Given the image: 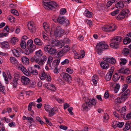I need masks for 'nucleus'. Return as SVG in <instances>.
Wrapping results in <instances>:
<instances>
[{
    "instance_id": "f257e3e1",
    "label": "nucleus",
    "mask_w": 131,
    "mask_h": 131,
    "mask_svg": "<svg viewBox=\"0 0 131 131\" xmlns=\"http://www.w3.org/2000/svg\"><path fill=\"white\" fill-rule=\"evenodd\" d=\"M42 58L37 57L35 56H34L31 58L30 60L31 62H35L39 64L35 65L34 67L39 69L40 68V66H42L44 64L47 59V58L46 56L44 55Z\"/></svg>"
},
{
    "instance_id": "f03ea898",
    "label": "nucleus",
    "mask_w": 131,
    "mask_h": 131,
    "mask_svg": "<svg viewBox=\"0 0 131 131\" xmlns=\"http://www.w3.org/2000/svg\"><path fill=\"white\" fill-rule=\"evenodd\" d=\"M18 68L27 76H30L31 75H36L38 73V71L32 67H29L28 68V70H27L24 66L21 65L19 66Z\"/></svg>"
},
{
    "instance_id": "7ed1b4c3",
    "label": "nucleus",
    "mask_w": 131,
    "mask_h": 131,
    "mask_svg": "<svg viewBox=\"0 0 131 131\" xmlns=\"http://www.w3.org/2000/svg\"><path fill=\"white\" fill-rule=\"evenodd\" d=\"M36 48V45L33 44L32 40L30 39L27 41L26 49L25 50V53L26 55H28L30 53H32Z\"/></svg>"
},
{
    "instance_id": "20e7f679",
    "label": "nucleus",
    "mask_w": 131,
    "mask_h": 131,
    "mask_svg": "<svg viewBox=\"0 0 131 131\" xmlns=\"http://www.w3.org/2000/svg\"><path fill=\"white\" fill-rule=\"evenodd\" d=\"M122 39V37L120 36L114 37L111 39L112 42L110 44V46L113 48H117Z\"/></svg>"
},
{
    "instance_id": "39448f33",
    "label": "nucleus",
    "mask_w": 131,
    "mask_h": 131,
    "mask_svg": "<svg viewBox=\"0 0 131 131\" xmlns=\"http://www.w3.org/2000/svg\"><path fill=\"white\" fill-rule=\"evenodd\" d=\"M42 4L45 8L48 7L51 10L56 8L58 6L56 3L50 0H43Z\"/></svg>"
},
{
    "instance_id": "423d86ee",
    "label": "nucleus",
    "mask_w": 131,
    "mask_h": 131,
    "mask_svg": "<svg viewBox=\"0 0 131 131\" xmlns=\"http://www.w3.org/2000/svg\"><path fill=\"white\" fill-rule=\"evenodd\" d=\"M108 47V46L104 41L100 42L97 43L96 45V51L98 54L100 55L102 51L104 49H107Z\"/></svg>"
},
{
    "instance_id": "0eeeda50",
    "label": "nucleus",
    "mask_w": 131,
    "mask_h": 131,
    "mask_svg": "<svg viewBox=\"0 0 131 131\" xmlns=\"http://www.w3.org/2000/svg\"><path fill=\"white\" fill-rule=\"evenodd\" d=\"M96 103V101L94 99L89 100L86 101L82 105V107L83 109L85 111H88L89 107H90L93 105H95Z\"/></svg>"
},
{
    "instance_id": "6e6552de",
    "label": "nucleus",
    "mask_w": 131,
    "mask_h": 131,
    "mask_svg": "<svg viewBox=\"0 0 131 131\" xmlns=\"http://www.w3.org/2000/svg\"><path fill=\"white\" fill-rule=\"evenodd\" d=\"M44 49L46 52L51 55H53L56 53V49L53 48L50 45L45 46L44 47Z\"/></svg>"
},
{
    "instance_id": "1a4fd4ad",
    "label": "nucleus",
    "mask_w": 131,
    "mask_h": 131,
    "mask_svg": "<svg viewBox=\"0 0 131 131\" xmlns=\"http://www.w3.org/2000/svg\"><path fill=\"white\" fill-rule=\"evenodd\" d=\"M51 44L52 46H57L59 48H61L64 46V42L62 40L59 41L57 40H54L51 41Z\"/></svg>"
},
{
    "instance_id": "9d476101",
    "label": "nucleus",
    "mask_w": 131,
    "mask_h": 131,
    "mask_svg": "<svg viewBox=\"0 0 131 131\" xmlns=\"http://www.w3.org/2000/svg\"><path fill=\"white\" fill-rule=\"evenodd\" d=\"M64 32V31L63 29L61 28L60 26H58L55 31L54 35L56 37H60L62 35Z\"/></svg>"
},
{
    "instance_id": "9b49d317",
    "label": "nucleus",
    "mask_w": 131,
    "mask_h": 131,
    "mask_svg": "<svg viewBox=\"0 0 131 131\" xmlns=\"http://www.w3.org/2000/svg\"><path fill=\"white\" fill-rule=\"evenodd\" d=\"M116 27L114 25L112 26H108L102 27V30L104 31L112 32L114 31L116 28Z\"/></svg>"
},
{
    "instance_id": "f8f14e48",
    "label": "nucleus",
    "mask_w": 131,
    "mask_h": 131,
    "mask_svg": "<svg viewBox=\"0 0 131 131\" xmlns=\"http://www.w3.org/2000/svg\"><path fill=\"white\" fill-rule=\"evenodd\" d=\"M27 26L30 31L32 32H34L36 31V28L35 25L33 21H30L28 23Z\"/></svg>"
},
{
    "instance_id": "ddd939ff",
    "label": "nucleus",
    "mask_w": 131,
    "mask_h": 131,
    "mask_svg": "<svg viewBox=\"0 0 131 131\" xmlns=\"http://www.w3.org/2000/svg\"><path fill=\"white\" fill-rule=\"evenodd\" d=\"M21 81L23 85H26L29 83L30 79L27 77L22 76L21 78Z\"/></svg>"
},
{
    "instance_id": "4468645a",
    "label": "nucleus",
    "mask_w": 131,
    "mask_h": 131,
    "mask_svg": "<svg viewBox=\"0 0 131 131\" xmlns=\"http://www.w3.org/2000/svg\"><path fill=\"white\" fill-rule=\"evenodd\" d=\"M63 79L65 80L68 82H69L72 80V78L70 75L67 73H63L61 75Z\"/></svg>"
},
{
    "instance_id": "2eb2a0df",
    "label": "nucleus",
    "mask_w": 131,
    "mask_h": 131,
    "mask_svg": "<svg viewBox=\"0 0 131 131\" xmlns=\"http://www.w3.org/2000/svg\"><path fill=\"white\" fill-rule=\"evenodd\" d=\"M114 69V67H112L109 70V72L107 74L105 77V79L106 80L109 81L111 80Z\"/></svg>"
},
{
    "instance_id": "dca6fc26",
    "label": "nucleus",
    "mask_w": 131,
    "mask_h": 131,
    "mask_svg": "<svg viewBox=\"0 0 131 131\" xmlns=\"http://www.w3.org/2000/svg\"><path fill=\"white\" fill-rule=\"evenodd\" d=\"M104 61L112 64H114L116 62L115 59L113 58L104 57L103 58Z\"/></svg>"
},
{
    "instance_id": "f3484780",
    "label": "nucleus",
    "mask_w": 131,
    "mask_h": 131,
    "mask_svg": "<svg viewBox=\"0 0 131 131\" xmlns=\"http://www.w3.org/2000/svg\"><path fill=\"white\" fill-rule=\"evenodd\" d=\"M53 20L54 22H58L61 24H63L66 20L65 18L64 17L60 16H59L57 19H53Z\"/></svg>"
},
{
    "instance_id": "a211bd4d",
    "label": "nucleus",
    "mask_w": 131,
    "mask_h": 131,
    "mask_svg": "<svg viewBox=\"0 0 131 131\" xmlns=\"http://www.w3.org/2000/svg\"><path fill=\"white\" fill-rule=\"evenodd\" d=\"M100 66L103 69H107L109 67L108 63L104 61H102L100 63Z\"/></svg>"
},
{
    "instance_id": "6ab92c4d",
    "label": "nucleus",
    "mask_w": 131,
    "mask_h": 131,
    "mask_svg": "<svg viewBox=\"0 0 131 131\" xmlns=\"http://www.w3.org/2000/svg\"><path fill=\"white\" fill-rule=\"evenodd\" d=\"M39 76L40 78L42 80H45L46 78L47 75L45 73V71L42 70L40 73L39 74Z\"/></svg>"
},
{
    "instance_id": "aec40b11",
    "label": "nucleus",
    "mask_w": 131,
    "mask_h": 131,
    "mask_svg": "<svg viewBox=\"0 0 131 131\" xmlns=\"http://www.w3.org/2000/svg\"><path fill=\"white\" fill-rule=\"evenodd\" d=\"M45 86L49 90L54 91L56 90V88L54 85L52 84L49 83L46 84Z\"/></svg>"
},
{
    "instance_id": "412c9836",
    "label": "nucleus",
    "mask_w": 131,
    "mask_h": 131,
    "mask_svg": "<svg viewBox=\"0 0 131 131\" xmlns=\"http://www.w3.org/2000/svg\"><path fill=\"white\" fill-rule=\"evenodd\" d=\"M60 58H58L57 60L53 61L51 64V67L52 68L57 67V66L59 64Z\"/></svg>"
},
{
    "instance_id": "4be33fe9",
    "label": "nucleus",
    "mask_w": 131,
    "mask_h": 131,
    "mask_svg": "<svg viewBox=\"0 0 131 131\" xmlns=\"http://www.w3.org/2000/svg\"><path fill=\"white\" fill-rule=\"evenodd\" d=\"M126 100V99L121 95V97H117L115 99L114 102L115 104L121 103L124 101Z\"/></svg>"
},
{
    "instance_id": "5701e85b",
    "label": "nucleus",
    "mask_w": 131,
    "mask_h": 131,
    "mask_svg": "<svg viewBox=\"0 0 131 131\" xmlns=\"http://www.w3.org/2000/svg\"><path fill=\"white\" fill-rule=\"evenodd\" d=\"M130 90L129 89H127L122 94V96L124 97V98L126 99L129 96L130 94Z\"/></svg>"
},
{
    "instance_id": "b1692460",
    "label": "nucleus",
    "mask_w": 131,
    "mask_h": 131,
    "mask_svg": "<svg viewBox=\"0 0 131 131\" xmlns=\"http://www.w3.org/2000/svg\"><path fill=\"white\" fill-rule=\"evenodd\" d=\"M21 60L24 64L26 65H28L29 63V59L25 56H23L21 58Z\"/></svg>"
},
{
    "instance_id": "393cba45",
    "label": "nucleus",
    "mask_w": 131,
    "mask_h": 131,
    "mask_svg": "<svg viewBox=\"0 0 131 131\" xmlns=\"http://www.w3.org/2000/svg\"><path fill=\"white\" fill-rule=\"evenodd\" d=\"M131 122L128 121L126 122L125 127L123 128V130L125 131L129 130L131 128Z\"/></svg>"
},
{
    "instance_id": "a878e982",
    "label": "nucleus",
    "mask_w": 131,
    "mask_h": 131,
    "mask_svg": "<svg viewBox=\"0 0 131 131\" xmlns=\"http://www.w3.org/2000/svg\"><path fill=\"white\" fill-rule=\"evenodd\" d=\"M1 44L2 46V47L3 48H6L9 47V45L8 42L4 41L1 42Z\"/></svg>"
},
{
    "instance_id": "bb28decb",
    "label": "nucleus",
    "mask_w": 131,
    "mask_h": 131,
    "mask_svg": "<svg viewBox=\"0 0 131 131\" xmlns=\"http://www.w3.org/2000/svg\"><path fill=\"white\" fill-rule=\"evenodd\" d=\"M124 4L122 1H119L115 4V6L117 8H122L124 6Z\"/></svg>"
},
{
    "instance_id": "cd10ccee",
    "label": "nucleus",
    "mask_w": 131,
    "mask_h": 131,
    "mask_svg": "<svg viewBox=\"0 0 131 131\" xmlns=\"http://www.w3.org/2000/svg\"><path fill=\"white\" fill-rule=\"evenodd\" d=\"M14 56L17 57H19L20 55V53L17 49H14L12 50Z\"/></svg>"
},
{
    "instance_id": "c85d7f7f",
    "label": "nucleus",
    "mask_w": 131,
    "mask_h": 131,
    "mask_svg": "<svg viewBox=\"0 0 131 131\" xmlns=\"http://www.w3.org/2000/svg\"><path fill=\"white\" fill-rule=\"evenodd\" d=\"M125 17L126 18V16L121 11L117 17L116 18L118 20H120L123 19Z\"/></svg>"
},
{
    "instance_id": "c756f323",
    "label": "nucleus",
    "mask_w": 131,
    "mask_h": 131,
    "mask_svg": "<svg viewBox=\"0 0 131 131\" xmlns=\"http://www.w3.org/2000/svg\"><path fill=\"white\" fill-rule=\"evenodd\" d=\"M9 60L11 63L15 65L17 64L18 61L16 58L14 57H10Z\"/></svg>"
},
{
    "instance_id": "7c9ffc66",
    "label": "nucleus",
    "mask_w": 131,
    "mask_h": 131,
    "mask_svg": "<svg viewBox=\"0 0 131 131\" xmlns=\"http://www.w3.org/2000/svg\"><path fill=\"white\" fill-rule=\"evenodd\" d=\"M93 13L88 9H86L84 12V15L87 17L90 18L92 17Z\"/></svg>"
},
{
    "instance_id": "2f4dec72",
    "label": "nucleus",
    "mask_w": 131,
    "mask_h": 131,
    "mask_svg": "<svg viewBox=\"0 0 131 131\" xmlns=\"http://www.w3.org/2000/svg\"><path fill=\"white\" fill-rule=\"evenodd\" d=\"M34 42L37 45L41 46L43 44V42L38 38H36L34 39Z\"/></svg>"
},
{
    "instance_id": "473e14b6",
    "label": "nucleus",
    "mask_w": 131,
    "mask_h": 131,
    "mask_svg": "<svg viewBox=\"0 0 131 131\" xmlns=\"http://www.w3.org/2000/svg\"><path fill=\"white\" fill-rule=\"evenodd\" d=\"M119 74H118L117 73H115L114 75L113 78V79L114 81H116L119 80L120 77Z\"/></svg>"
},
{
    "instance_id": "72a5a7b5",
    "label": "nucleus",
    "mask_w": 131,
    "mask_h": 131,
    "mask_svg": "<svg viewBox=\"0 0 131 131\" xmlns=\"http://www.w3.org/2000/svg\"><path fill=\"white\" fill-rule=\"evenodd\" d=\"M21 47L22 49H25L26 47H27V44L25 40H21L20 43Z\"/></svg>"
},
{
    "instance_id": "f704fd0d",
    "label": "nucleus",
    "mask_w": 131,
    "mask_h": 131,
    "mask_svg": "<svg viewBox=\"0 0 131 131\" xmlns=\"http://www.w3.org/2000/svg\"><path fill=\"white\" fill-rule=\"evenodd\" d=\"M122 52L125 56H126L128 55L129 52V49L124 48Z\"/></svg>"
},
{
    "instance_id": "c9c22d12",
    "label": "nucleus",
    "mask_w": 131,
    "mask_h": 131,
    "mask_svg": "<svg viewBox=\"0 0 131 131\" xmlns=\"http://www.w3.org/2000/svg\"><path fill=\"white\" fill-rule=\"evenodd\" d=\"M98 79V77L97 75H95L92 78V80L93 83L96 84L97 83V81Z\"/></svg>"
},
{
    "instance_id": "e433bc0d",
    "label": "nucleus",
    "mask_w": 131,
    "mask_h": 131,
    "mask_svg": "<svg viewBox=\"0 0 131 131\" xmlns=\"http://www.w3.org/2000/svg\"><path fill=\"white\" fill-rule=\"evenodd\" d=\"M122 12L126 16V17L128 16V14L130 12L129 10L127 9H123L122 11Z\"/></svg>"
},
{
    "instance_id": "4c0bfd02",
    "label": "nucleus",
    "mask_w": 131,
    "mask_h": 131,
    "mask_svg": "<svg viewBox=\"0 0 131 131\" xmlns=\"http://www.w3.org/2000/svg\"><path fill=\"white\" fill-rule=\"evenodd\" d=\"M44 108L48 112L49 111H50L52 107L49 104H45L44 106Z\"/></svg>"
},
{
    "instance_id": "58836bf2",
    "label": "nucleus",
    "mask_w": 131,
    "mask_h": 131,
    "mask_svg": "<svg viewBox=\"0 0 131 131\" xmlns=\"http://www.w3.org/2000/svg\"><path fill=\"white\" fill-rule=\"evenodd\" d=\"M36 56L37 57V56L38 57H40L43 54V53L41 50H39L37 51H36L35 52Z\"/></svg>"
},
{
    "instance_id": "ea45409f",
    "label": "nucleus",
    "mask_w": 131,
    "mask_h": 131,
    "mask_svg": "<svg viewBox=\"0 0 131 131\" xmlns=\"http://www.w3.org/2000/svg\"><path fill=\"white\" fill-rule=\"evenodd\" d=\"M36 105V103L34 102L30 103L28 106V110L29 111H31V109L32 106H35Z\"/></svg>"
},
{
    "instance_id": "a19ab883",
    "label": "nucleus",
    "mask_w": 131,
    "mask_h": 131,
    "mask_svg": "<svg viewBox=\"0 0 131 131\" xmlns=\"http://www.w3.org/2000/svg\"><path fill=\"white\" fill-rule=\"evenodd\" d=\"M131 42V39L130 38L128 37H126L123 40L124 43L125 44H128Z\"/></svg>"
},
{
    "instance_id": "79ce46f5",
    "label": "nucleus",
    "mask_w": 131,
    "mask_h": 131,
    "mask_svg": "<svg viewBox=\"0 0 131 131\" xmlns=\"http://www.w3.org/2000/svg\"><path fill=\"white\" fill-rule=\"evenodd\" d=\"M124 119L125 120H128L131 118V112L128 113L125 116L124 115L123 117Z\"/></svg>"
},
{
    "instance_id": "37998d69",
    "label": "nucleus",
    "mask_w": 131,
    "mask_h": 131,
    "mask_svg": "<svg viewBox=\"0 0 131 131\" xmlns=\"http://www.w3.org/2000/svg\"><path fill=\"white\" fill-rule=\"evenodd\" d=\"M55 108H53L51 109L50 111L48 112L49 113V117L52 116L55 114Z\"/></svg>"
},
{
    "instance_id": "c03bdc74",
    "label": "nucleus",
    "mask_w": 131,
    "mask_h": 131,
    "mask_svg": "<svg viewBox=\"0 0 131 131\" xmlns=\"http://www.w3.org/2000/svg\"><path fill=\"white\" fill-rule=\"evenodd\" d=\"M65 53L64 51L62 49L60 51H58L57 54V56L58 57H60L62 56Z\"/></svg>"
},
{
    "instance_id": "a18cd8bd",
    "label": "nucleus",
    "mask_w": 131,
    "mask_h": 131,
    "mask_svg": "<svg viewBox=\"0 0 131 131\" xmlns=\"http://www.w3.org/2000/svg\"><path fill=\"white\" fill-rule=\"evenodd\" d=\"M18 80L13 79L12 82H11L12 84L13 85V87L16 88L18 84Z\"/></svg>"
},
{
    "instance_id": "49530a36",
    "label": "nucleus",
    "mask_w": 131,
    "mask_h": 131,
    "mask_svg": "<svg viewBox=\"0 0 131 131\" xmlns=\"http://www.w3.org/2000/svg\"><path fill=\"white\" fill-rule=\"evenodd\" d=\"M120 60L121 61L120 62V64L121 66L125 65L127 61V60L125 58H121Z\"/></svg>"
},
{
    "instance_id": "de8ad7c7",
    "label": "nucleus",
    "mask_w": 131,
    "mask_h": 131,
    "mask_svg": "<svg viewBox=\"0 0 131 131\" xmlns=\"http://www.w3.org/2000/svg\"><path fill=\"white\" fill-rule=\"evenodd\" d=\"M18 41V39L16 37L12 38L10 41V42L12 43L15 44L16 42Z\"/></svg>"
},
{
    "instance_id": "09e8293b",
    "label": "nucleus",
    "mask_w": 131,
    "mask_h": 131,
    "mask_svg": "<svg viewBox=\"0 0 131 131\" xmlns=\"http://www.w3.org/2000/svg\"><path fill=\"white\" fill-rule=\"evenodd\" d=\"M53 59L52 57H49L48 60L47 64L50 67H51V63Z\"/></svg>"
},
{
    "instance_id": "8fccbe9b",
    "label": "nucleus",
    "mask_w": 131,
    "mask_h": 131,
    "mask_svg": "<svg viewBox=\"0 0 131 131\" xmlns=\"http://www.w3.org/2000/svg\"><path fill=\"white\" fill-rule=\"evenodd\" d=\"M5 90V88L4 86L3 85L2 83L0 82V92H2L4 93L5 92L4 91Z\"/></svg>"
},
{
    "instance_id": "3c124183",
    "label": "nucleus",
    "mask_w": 131,
    "mask_h": 131,
    "mask_svg": "<svg viewBox=\"0 0 131 131\" xmlns=\"http://www.w3.org/2000/svg\"><path fill=\"white\" fill-rule=\"evenodd\" d=\"M70 48V47L68 46H65L62 50L64 51V53H65L69 51Z\"/></svg>"
},
{
    "instance_id": "603ef678",
    "label": "nucleus",
    "mask_w": 131,
    "mask_h": 131,
    "mask_svg": "<svg viewBox=\"0 0 131 131\" xmlns=\"http://www.w3.org/2000/svg\"><path fill=\"white\" fill-rule=\"evenodd\" d=\"M20 77V75L19 73H15L14 74V79L18 80H19Z\"/></svg>"
},
{
    "instance_id": "864d4df0",
    "label": "nucleus",
    "mask_w": 131,
    "mask_h": 131,
    "mask_svg": "<svg viewBox=\"0 0 131 131\" xmlns=\"http://www.w3.org/2000/svg\"><path fill=\"white\" fill-rule=\"evenodd\" d=\"M8 19L11 22H14L15 19V18L11 15L9 16L8 17Z\"/></svg>"
},
{
    "instance_id": "5fc2aeb1",
    "label": "nucleus",
    "mask_w": 131,
    "mask_h": 131,
    "mask_svg": "<svg viewBox=\"0 0 131 131\" xmlns=\"http://www.w3.org/2000/svg\"><path fill=\"white\" fill-rule=\"evenodd\" d=\"M75 52H74V58L75 59H80L81 58V56L80 54H79L76 51H75Z\"/></svg>"
},
{
    "instance_id": "6e6d98bb",
    "label": "nucleus",
    "mask_w": 131,
    "mask_h": 131,
    "mask_svg": "<svg viewBox=\"0 0 131 131\" xmlns=\"http://www.w3.org/2000/svg\"><path fill=\"white\" fill-rule=\"evenodd\" d=\"M43 26L44 28L46 31L49 30V28H48V24H47L46 23H43Z\"/></svg>"
},
{
    "instance_id": "4d7b16f0",
    "label": "nucleus",
    "mask_w": 131,
    "mask_h": 131,
    "mask_svg": "<svg viewBox=\"0 0 131 131\" xmlns=\"http://www.w3.org/2000/svg\"><path fill=\"white\" fill-rule=\"evenodd\" d=\"M67 72L70 73H72L73 72V70L70 68H67L66 70Z\"/></svg>"
},
{
    "instance_id": "13d9d810",
    "label": "nucleus",
    "mask_w": 131,
    "mask_h": 131,
    "mask_svg": "<svg viewBox=\"0 0 131 131\" xmlns=\"http://www.w3.org/2000/svg\"><path fill=\"white\" fill-rule=\"evenodd\" d=\"M11 12L13 14H14L17 16L18 15V12L15 9H13L11 10Z\"/></svg>"
},
{
    "instance_id": "bf43d9fd",
    "label": "nucleus",
    "mask_w": 131,
    "mask_h": 131,
    "mask_svg": "<svg viewBox=\"0 0 131 131\" xmlns=\"http://www.w3.org/2000/svg\"><path fill=\"white\" fill-rule=\"evenodd\" d=\"M119 10L118 9H117L113 12H112L111 13V15L113 16H114L116 15L118 13Z\"/></svg>"
},
{
    "instance_id": "052dcab7",
    "label": "nucleus",
    "mask_w": 131,
    "mask_h": 131,
    "mask_svg": "<svg viewBox=\"0 0 131 131\" xmlns=\"http://www.w3.org/2000/svg\"><path fill=\"white\" fill-rule=\"evenodd\" d=\"M69 62V60L67 59H66L61 62V64L62 65L66 64L68 63Z\"/></svg>"
},
{
    "instance_id": "680f3d73",
    "label": "nucleus",
    "mask_w": 131,
    "mask_h": 131,
    "mask_svg": "<svg viewBox=\"0 0 131 131\" xmlns=\"http://www.w3.org/2000/svg\"><path fill=\"white\" fill-rule=\"evenodd\" d=\"M66 11V9L65 8L61 9L60 11V13L61 14H64Z\"/></svg>"
},
{
    "instance_id": "e2e57ef3",
    "label": "nucleus",
    "mask_w": 131,
    "mask_h": 131,
    "mask_svg": "<svg viewBox=\"0 0 131 131\" xmlns=\"http://www.w3.org/2000/svg\"><path fill=\"white\" fill-rule=\"evenodd\" d=\"M103 118L104 120H108L109 118V115L106 113H104Z\"/></svg>"
},
{
    "instance_id": "0e129e2a",
    "label": "nucleus",
    "mask_w": 131,
    "mask_h": 131,
    "mask_svg": "<svg viewBox=\"0 0 131 131\" xmlns=\"http://www.w3.org/2000/svg\"><path fill=\"white\" fill-rule=\"evenodd\" d=\"M43 37L44 39L46 40L48 38V35L45 32H43L42 34Z\"/></svg>"
},
{
    "instance_id": "69168bd1",
    "label": "nucleus",
    "mask_w": 131,
    "mask_h": 131,
    "mask_svg": "<svg viewBox=\"0 0 131 131\" xmlns=\"http://www.w3.org/2000/svg\"><path fill=\"white\" fill-rule=\"evenodd\" d=\"M114 3L113 2V1H112L108 2L107 3L106 6L107 7H110L112 5V3Z\"/></svg>"
},
{
    "instance_id": "338daca9",
    "label": "nucleus",
    "mask_w": 131,
    "mask_h": 131,
    "mask_svg": "<svg viewBox=\"0 0 131 131\" xmlns=\"http://www.w3.org/2000/svg\"><path fill=\"white\" fill-rule=\"evenodd\" d=\"M123 122H119L117 124V126L119 128L122 127L124 125Z\"/></svg>"
},
{
    "instance_id": "774afa93",
    "label": "nucleus",
    "mask_w": 131,
    "mask_h": 131,
    "mask_svg": "<svg viewBox=\"0 0 131 131\" xmlns=\"http://www.w3.org/2000/svg\"><path fill=\"white\" fill-rule=\"evenodd\" d=\"M126 81L128 83L131 82V76H128L127 77Z\"/></svg>"
}]
</instances>
